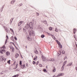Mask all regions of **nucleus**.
<instances>
[{
    "instance_id": "10",
    "label": "nucleus",
    "mask_w": 77,
    "mask_h": 77,
    "mask_svg": "<svg viewBox=\"0 0 77 77\" xmlns=\"http://www.w3.org/2000/svg\"><path fill=\"white\" fill-rule=\"evenodd\" d=\"M52 71L54 72H56V68L54 66L53 68V69Z\"/></svg>"
},
{
    "instance_id": "6",
    "label": "nucleus",
    "mask_w": 77,
    "mask_h": 77,
    "mask_svg": "<svg viewBox=\"0 0 77 77\" xmlns=\"http://www.w3.org/2000/svg\"><path fill=\"white\" fill-rule=\"evenodd\" d=\"M73 34H75V33H76V32H77V29L75 28H74L73 30Z\"/></svg>"
},
{
    "instance_id": "40",
    "label": "nucleus",
    "mask_w": 77,
    "mask_h": 77,
    "mask_svg": "<svg viewBox=\"0 0 77 77\" xmlns=\"http://www.w3.org/2000/svg\"><path fill=\"white\" fill-rule=\"evenodd\" d=\"M10 43H11L12 44H13L14 46H15V44H14V43L12 42H10Z\"/></svg>"
},
{
    "instance_id": "12",
    "label": "nucleus",
    "mask_w": 77,
    "mask_h": 77,
    "mask_svg": "<svg viewBox=\"0 0 77 77\" xmlns=\"http://www.w3.org/2000/svg\"><path fill=\"white\" fill-rule=\"evenodd\" d=\"M42 22L44 23V24H47V22L46 20L43 21H42Z\"/></svg>"
},
{
    "instance_id": "41",
    "label": "nucleus",
    "mask_w": 77,
    "mask_h": 77,
    "mask_svg": "<svg viewBox=\"0 0 77 77\" xmlns=\"http://www.w3.org/2000/svg\"><path fill=\"white\" fill-rule=\"evenodd\" d=\"M0 53H1V54H3V51H2L1 50L0 51Z\"/></svg>"
},
{
    "instance_id": "26",
    "label": "nucleus",
    "mask_w": 77,
    "mask_h": 77,
    "mask_svg": "<svg viewBox=\"0 0 77 77\" xmlns=\"http://www.w3.org/2000/svg\"><path fill=\"white\" fill-rule=\"evenodd\" d=\"M14 39L16 41H17V37L16 36L14 37Z\"/></svg>"
},
{
    "instance_id": "24",
    "label": "nucleus",
    "mask_w": 77,
    "mask_h": 77,
    "mask_svg": "<svg viewBox=\"0 0 77 77\" xmlns=\"http://www.w3.org/2000/svg\"><path fill=\"white\" fill-rule=\"evenodd\" d=\"M48 61H49V60H48V59L47 58H46L45 60V62H48Z\"/></svg>"
},
{
    "instance_id": "30",
    "label": "nucleus",
    "mask_w": 77,
    "mask_h": 77,
    "mask_svg": "<svg viewBox=\"0 0 77 77\" xmlns=\"http://www.w3.org/2000/svg\"><path fill=\"white\" fill-rule=\"evenodd\" d=\"M5 60H6V59H5V58H2V61H3V60H5Z\"/></svg>"
},
{
    "instance_id": "36",
    "label": "nucleus",
    "mask_w": 77,
    "mask_h": 77,
    "mask_svg": "<svg viewBox=\"0 0 77 77\" xmlns=\"http://www.w3.org/2000/svg\"><path fill=\"white\" fill-rule=\"evenodd\" d=\"M62 75H63V73H60V76H62Z\"/></svg>"
},
{
    "instance_id": "50",
    "label": "nucleus",
    "mask_w": 77,
    "mask_h": 77,
    "mask_svg": "<svg viewBox=\"0 0 77 77\" xmlns=\"http://www.w3.org/2000/svg\"><path fill=\"white\" fill-rule=\"evenodd\" d=\"M22 5H23V4H19V6H22Z\"/></svg>"
},
{
    "instance_id": "52",
    "label": "nucleus",
    "mask_w": 77,
    "mask_h": 77,
    "mask_svg": "<svg viewBox=\"0 0 77 77\" xmlns=\"http://www.w3.org/2000/svg\"><path fill=\"white\" fill-rule=\"evenodd\" d=\"M14 46L15 47V48H16V49H17V50H18V48H17V46L15 45V46Z\"/></svg>"
},
{
    "instance_id": "20",
    "label": "nucleus",
    "mask_w": 77,
    "mask_h": 77,
    "mask_svg": "<svg viewBox=\"0 0 77 77\" xmlns=\"http://www.w3.org/2000/svg\"><path fill=\"white\" fill-rule=\"evenodd\" d=\"M19 64L20 65H22V61L21 60H20L19 62Z\"/></svg>"
},
{
    "instance_id": "43",
    "label": "nucleus",
    "mask_w": 77,
    "mask_h": 77,
    "mask_svg": "<svg viewBox=\"0 0 77 77\" xmlns=\"http://www.w3.org/2000/svg\"><path fill=\"white\" fill-rule=\"evenodd\" d=\"M16 75V77H18V76H19V74H17V75Z\"/></svg>"
},
{
    "instance_id": "23",
    "label": "nucleus",
    "mask_w": 77,
    "mask_h": 77,
    "mask_svg": "<svg viewBox=\"0 0 77 77\" xmlns=\"http://www.w3.org/2000/svg\"><path fill=\"white\" fill-rule=\"evenodd\" d=\"M7 63H9V64H11V60H9L8 61H7Z\"/></svg>"
},
{
    "instance_id": "19",
    "label": "nucleus",
    "mask_w": 77,
    "mask_h": 77,
    "mask_svg": "<svg viewBox=\"0 0 77 77\" xmlns=\"http://www.w3.org/2000/svg\"><path fill=\"white\" fill-rule=\"evenodd\" d=\"M12 52H14V47H12Z\"/></svg>"
},
{
    "instance_id": "34",
    "label": "nucleus",
    "mask_w": 77,
    "mask_h": 77,
    "mask_svg": "<svg viewBox=\"0 0 77 77\" xmlns=\"http://www.w3.org/2000/svg\"><path fill=\"white\" fill-rule=\"evenodd\" d=\"M65 51H62V54H65Z\"/></svg>"
},
{
    "instance_id": "11",
    "label": "nucleus",
    "mask_w": 77,
    "mask_h": 77,
    "mask_svg": "<svg viewBox=\"0 0 77 77\" xmlns=\"http://www.w3.org/2000/svg\"><path fill=\"white\" fill-rule=\"evenodd\" d=\"M34 53H35V54H38V51H37V50H34Z\"/></svg>"
},
{
    "instance_id": "27",
    "label": "nucleus",
    "mask_w": 77,
    "mask_h": 77,
    "mask_svg": "<svg viewBox=\"0 0 77 77\" xmlns=\"http://www.w3.org/2000/svg\"><path fill=\"white\" fill-rule=\"evenodd\" d=\"M55 30V32H58V30H57V28H56Z\"/></svg>"
},
{
    "instance_id": "42",
    "label": "nucleus",
    "mask_w": 77,
    "mask_h": 77,
    "mask_svg": "<svg viewBox=\"0 0 77 77\" xmlns=\"http://www.w3.org/2000/svg\"><path fill=\"white\" fill-rule=\"evenodd\" d=\"M12 21H13V20H10V23H11H11H12Z\"/></svg>"
},
{
    "instance_id": "14",
    "label": "nucleus",
    "mask_w": 77,
    "mask_h": 77,
    "mask_svg": "<svg viewBox=\"0 0 77 77\" xmlns=\"http://www.w3.org/2000/svg\"><path fill=\"white\" fill-rule=\"evenodd\" d=\"M6 55H7V56H9V55L10 54V53H9V51H7L6 52Z\"/></svg>"
},
{
    "instance_id": "61",
    "label": "nucleus",
    "mask_w": 77,
    "mask_h": 77,
    "mask_svg": "<svg viewBox=\"0 0 77 77\" xmlns=\"http://www.w3.org/2000/svg\"><path fill=\"white\" fill-rule=\"evenodd\" d=\"M12 77H16V75H14Z\"/></svg>"
},
{
    "instance_id": "9",
    "label": "nucleus",
    "mask_w": 77,
    "mask_h": 77,
    "mask_svg": "<svg viewBox=\"0 0 77 77\" xmlns=\"http://www.w3.org/2000/svg\"><path fill=\"white\" fill-rule=\"evenodd\" d=\"M19 56V54L18 53L16 54L15 55V58H17Z\"/></svg>"
},
{
    "instance_id": "49",
    "label": "nucleus",
    "mask_w": 77,
    "mask_h": 77,
    "mask_svg": "<svg viewBox=\"0 0 77 77\" xmlns=\"http://www.w3.org/2000/svg\"><path fill=\"white\" fill-rule=\"evenodd\" d=\"M53 38L54 39H56V38L54 37V36L53 37Z\"/></svg>"
},
{
    "instance_id": "60",
    "label": "nucleus",
    "mask_w": 77,
    "mask_h": 77,
    "mask_svg": "<svg viewBox=\"0 0 77 77\" xmlns=\"http://www.w3.org/2000/svg\"><path fill=\"white\" fill-rule=\"evenodd\" d=\"M51 36H52V37H53L54 36V35H53L52 34H51Z\"/></svg>"
},
{
    "instance_id": "4",
    "label": "nucleus",
    "mask_w": 77,
    "mask_h": 77,
    "mask_svg": "<svg viewBox=\"0 0 77 77\" xmlns=\"http://www.w3.org/2000/svg\"><path fill=\"white\" fill-rule=\"evenodd\" d=\"M30 27L29 26V24L27 23L26 25L25 26L24 28H26V29H29Z\"/></svg>"
},
{
    "instance_id": "5",
    "label": "nucleus",
    "mask_w": 77,
    "mask_h": 77,
    "mask_svg": "<svg viewBox=\"0 0 77 77\" xmlns=\"http://www.w3.org/2000/svg\"><path fill=\"white\" fill-rule=\"evenodd\" d=\"M5 30L7 33H8L9 32V28L7 27H6L5 29Z\"/></svg>"
},
{
    "instance_id": "54",
    "label": "nucleus",
    "mask_w": 77,
    "mask_h": 77,
    "mask_svg": "<svg viewBox=\"0 0 77 77\" xmlns=\"http://www.w3.org/2000/svg\"><path fill=\"white\" fill-rule=\"evenodd\" d=\"M67 66H71L70 65V64H69L67 65Z\"/></svg>"
},
{
    "instance_id": "58",
    "label": "nucleus",
    "mask_w": 77,
    "mask_h": 77,
    "mask_svg": "<svg viewBox=\"0 0 77 77\" xmlns=\"http://www.w3.org/2000/svg\"><path fill=\"white\" fill-rule=\"evenodd\" d=\"M50 61H53V59H51L50 60Z\"/></svg>"
},
{
    "instance_id": "39",
    "label": "nucleus",
    "mask_w": 77,
    "mask_h": 77,
    "mask_svg": "<svg viewBox=\"0 0 77 77\" xmlns=\"http://www.w3.org/2000/svg\"><path fill=\"white\" fill-rule=\"evenodd\" d=\"M39 66L40 67H42V64H39Z\"/></svg>"
},
{
    "instance_id": "7",
    "label": "nucleus",
    "mask_w": 77,
    "mask_h": 77,
    "mask_svg": "<svg viewBox=\"0 0 77 77\" xmlns=\"http://www.w3.org/2000/svg\"><path fill=\"white\" fill-rule=\"evenodd\" d=\"M58 45L59 46V47L60 48H62V45H61L60 42H59V43H58Z\"/></svg>"
},
{
    "instance_id": "62",
    "label": "nucleus",
    "mask_w": 77,
    "mask_h": 77,
    "mask_svg": "<svg viewBox=\"0 0 77 77\" xmlns=\"http://www.w3.org/2000/svg\"><path fill=\"white\" fill-rule=\"evenodd\" d=\"M35 58L37 59V58H38V57H37V56H35Z\"/></svg>"
},
{
    "instance_id": "31",
    "label": "nucleus",
    "mask_w": 77,
    "mask_h": 77,
    "mask_svg": "<svg viewBox=\"0 0 77 77\" xmlns=\"http://www.w3.org/2000/svg\"><path fill=\"white\" fill-rule=\"evenodd\" d=\"M32 63L34 65L35 64H36V62H35V61H33Z\"/></svg>"
},
{
    "instance_id": "46",
    "label": "nucleus",
    "mask_w": 77,
    "mask_h": 77,
    "mask_svg": "<svg viewBox=\"0 0 77 77\" xmlns=\"http://www.w3.org/2000/svg\"><path fill=\"white\" fill-rule=\"evenodd\" d=\"M69 64L70 66H71V65H72V62L71 63H70Z\"/></svg>"
},
{
    "instance_id": "29",
    "label": "nucleus",
    "mask_w": 77,
    "mask_h": 77,
    "mask_svg": "<svg viewBox=\"0 0 77 77\" xmlns=\"http://www.w3.org/2000/svg\"><path fill=\"white\" fill-rule=\"evenodd\" d=\"M60 73H59L57 75L56 77H60Z\"/></svg>"
},
{
    "instance_id": "25",
    "label": "nucleus",
    "mask_w": 77,
    "mask_h": 77,
    "mask_svg": "<svg viewBox=\"0 0 77 77\" xmlns=\"http://www.w3.org/2000/svg\"><path fill=\"white\" fill-rule=\"evenodd\" d=\"M7 42H8V38H6V40H5V44H6Z\"/></svg>"
},
{
    "instance_id": "8",
    "label": "nucleus",
    "mask_w": 77,
    "mask_h": 77,
    "mask_svg": "<svg viewBox=\"0 0 77 77\" xmlns=\"http://www.w3.org/2000/svg\"><path fill=\"white\" fill-rule=\"evenodd\" d=\"M20 66V67H21V68H22V69H24V67L25 68H26V67L25 66V64H24L23 65H21Z\"/></svg>"
},
{
    "instance_id": "33",
    "label": "nucleus",
    "mask_w": 77,
    "mask_h": 77,
    "mask_svg": "<svg viewBox=\"0 0 77 77\" xmlns=\"http://www.w3.org/2000/svg\"><path fill=\"white\" fill-rule=\"evenodd\" d=\"M47 33L48 35H49V36H51V34H50V33H49L48 32H47Z\"/></svg>"
},
{
    "instance_id": "48",
    "label": "nucleus",
    "mask_w": 77,
    "mask_h": 77,
    "mask_svg": "<svg viewBox=\"0 0 77 77\" xmlns=\"http://www.w3.org/2000/svg\"><path fill=\"white\" fill-rule=\"evenodd\" d=\"M74 37L75 38V39H76V38H75V35H73Z\"/></svg>"
},
{
    "instance_id": "32",
    "label": "nucleus",
    "mask_w": 77,
    "mask_h": 77,
    "mask_svg": "<svg viewBox=\"0 0 77 77\" xmlns=\"http://www.w3.org/2000/svg\"><path fill=\"white\" fill-rule=\"evenodd\" d=\"M2 52H5V49H2L1 50Z\"/></svg>"
},
{
    "instance_id": "13",
    "label": "nucleus",
    "mask_w": 77,
    "mask_h": 77,
    "mask_svg": "<svg viewBox=\"0 0 77 77\" xmlns=\"http://www.w3.org/2000/svg\"><path fill=\"white\" fill-rule=\"evenodd\" d=\"M11 40H12V41H14V36H12L11 37Z\"/></svg>"
},
{
    "instance_id": "51",
    "label": "nucleus",
    "mask_w": 77,
    "mask_h": 77,
    "mask_svg": "<svg viewBox=\"0 0 77 77\" xmlns=\"http://www.w3.org/2000/svg\"><path fill=\"white\" fill-rule=\"evenodd\" d=\"M6 37L7 39H9V37H8V35H6Z\"/></svg>"
},
{
    "instance_id": "22",
    "label": "nucleus",
    "mask_w": 77,
    "mask_h": 77,
    "mask_svg": "<svg viewBox=\"0 0 77 77\" xmlns=\"http://www.w3.org/2000/svg\"><path fill=\"white\" fill-rule=\"evenodd\" d=\"M22 23L21 22H20L19 23H18V26H20L21 24Z\"/></svg>"
},
{
    "instance_id": "53",
    "label": "nucleus",
    "mask_w": 77,
    "mask_h": 77,
    "mask_svg": "<svg viewBox=\"0 0 77 77\" xmlns=\"http://www.w3.org/2000/svg\"><path fill=\"white\" fill-rule=\"evenodd\" d=\"M18 67V64H17L16 65V67L17 68Z\"/></svg>"
},
{
    "instance_id": "2",
    "label": "nucleus",
    "mask_w": 77,
    "mask_h": 77,
    "mask_svg": "<svg viewBox=\"0 0 77 77\" xmlns=\"http://www.w3.org/2000/svg\"><path fill=\"white\" fill-rule=\"evenodd\" d=\"M29 24V28H30V29H33V23H30Z\"/></svg>"
},
{
    "instance_id": "17",
    "label": "nucleus",
    "mask_w": 77,
    "mask_h": 77,
    "mask_svg": "<svg viewBox=\"0 0 77 77\" xmlns=\"http://www.w3.org/2000/svg\"><path fill=\"white\" fill-rule=\"evenodd\" d=\"M2 48L3 49H5V48H6V46H5V45H4Z\"/></svg>"
},
{
    "instance_id": "15",
    "label": "nucleus",
    "mask_w": 77,
    "mask_h": 77,
    "mask_svg": "<svg viewBox=\"0 0 77 77\" xmlns=\"http://www.w3.org/2000/svg\"><path fill=\"white\" fill-rule=\"evenodd\" d=\"M41 37H42V38H44L45 37V35L44 34L42 35H41Z\"/></svg>"
},
{
    "instance_id": "55",
    "label": "nucleus",
    "mask_w": 77,
    "mask_h": 77,
    "mask_svg": "<svg viewBox=\"0 0 77 77\" xmlns=\"http://www.w3.org/2000/svg\"><path fill=\"white\" fill-rule=\"evenodd\" d=\"M14 1H12L11 2V3H14Z\"/></svg>"
},
{
    "instance_id": "38",
    "label": "nucleus",
    "mask_w": 77,
    "mask_h": 77,
    "mask_svg": "<svg viewBox=\"0 0 77 77\" xmlns=\"http://www.w3.org/2000/svg\"><path fill=\"white\" fill-rule=\"evenodd\" d=\"M32 38H29V39H28V40L29 41H32Z\"/></svg>"
},
{
    "instance_id": "1",
    "label": "nucleus",
    "mask_w": 77,
    "mask_h": 77,
    "mask_svg": "<svg viewBox=\"0 0 77 77\" xmlns=\"http://www.w3.org/2000/svg\"><path fill=\"white\" fill-rule=\"evenodd\" d=\"M29 35L30 36H35V33H34V31L33 30L30 31L29 32Z\"/></svg>"
},
{
    "instance_id": "28",
    "label": "nucleus",
    "mask_w": 77,
    "mask_h": 77,
    "mask_svg": "<svg viewBox=\"0 0 77 77\" xmlns=\"http://www.w3.org/2000/svg\"><path fill=\"white\" fill-rule=\"evenodd\" d=\"M63 69H64V67L62 66L61 68L62 71H63Z\"/></svg>"
},
{
    "instance_id": "16",
    "label": "nucleus",
    "mask_w": 77,
    "mask_h": 77,
    "mask_svg": "<svg viewBox=\"0 0 77 77\" xmlns=\"http://www.w3.org/2000/svg\"><path fill=\"white\" fill-rule=\"evenodd\" d=\"M11 31V32H12V33H14V30H13V29H12V28H10V31Z\"/></svg>"
},
{
    "instance_id": "3",
    "label": "nucleus",
    "mask_w": 77,
    "mask_h": 77,
    "mask_svg": "<svg viewBox=\"0 0 77 77\" xmlns=\"http://www.w3.org/2000/svg\"><path fill=\"white\" fill-rule=\"evenodd\" d=\"M42 58L43 62H45V59H46V57H45L42 55Z\"/></svg>"
},
{
    "instance_id": "57",
    "label": "nucleus",
    "mask_w": 77,
    "mask_h": 77,
    "mask_svg": "<svg viewBox=\"0 0 77 77\" xmlns=\"http://www.w3.org/2000/svg\"><path fill=\"white\" fill-rule=\"evenodd\" d=\"M34 60H36V58L35 57L34 58Z\"/></svg>"
},
{
    "instance_id": "18",
    "label": "nucleus",
    "mask_w": 77,
    "mask_h": 77,
    "mask_svg": "<svg viewBox=\"0 0 77 77\" xmlns=\"http://www.w3.org/2000/svg\"><path fill=\"white\" fill-rule=\"evenodd\" d=\"M49 29L51 31V30H52V29H53V28L51 27H50L49 28Z\"/></svg>"
},
{
    "instance_id": "63",
    "label": "nucleus",
    "mask_w": 77,
    "mask_h": 77,
    "mask_svg": "<svg viewBox=\"0 0 77 77\" xmlns=\"http://www.w3.org/2000/svg\"><path fill=\"white\" fill-rule=\"evenodd\" d=\"M55 60L54 59H52V62L54 61Z\"/></svg>"
},
{
    "instance_id": "45",
    "label": "nucleus",
    "mask_w": 77,
    "mask_h": 77,
    "mask_svg": "<svg viewBox=\"0 0 77 77\" xmlns=\"http://www.w3.org/2000/svg\"><path fill=\"white\" fill-rule=\"evenodd\" d=\"M27 38L28 40L30 38V37H29V36H28L27 37Z\"/></svg>"
},
{
    "instance_id": "56",
    "label": "nucleus",
    "mask_w": 77,
    "mask_h": 77,
    "mask_svg": "<svg viewBox=\"0 0 77 77\" xmlns=\"http://www.w3.org/2000/svg\"><path fill=\"white\" fill-rule=\"evenodd\" d=\"M37 14V15H39V13H37V14Z\"/></svg>"
},
{
    "instance_id": "44",
    "label": "nucleus",
    "mask_w": 77,
    "mask_h": 77,
    "mask_svg": "<svg viewBox=\"0 0 77 77\" xmlns=\"http://www.w3.org/2000/svg\"><path fill=\"white\" fill-rule=\"evenodd\" d=\"M56 41L57 42V43L58 44H59V42H59V41L58 40H56Z\"/></svg>"
},
{
    "instance_id": "21",
    "label": "nucleus",
    "mask_w": 77,
    "mask_h": 77,
    "mask_svg": "<svg viewBox=\"0 0 77 77\" xmlns=\"http://www.w3.org/2000/svg\"><path fill=\"white\" fill-rule=\"evenodd\" d=\"M43 71H44V72H47V70H46V69H43Z\"/></svg>"
},
{
    "instance_id": "59",
    "label": "nucleus",
    "mask_w": 77,
    "mask_h": 77,
    "mask_svg": "<svg viewBox=\"0 0 77 77\" xmlns=\"http://www.w3.org/2000/svg\"><path fill=\"white\" fill-rule=\"evenodd\" d=\"M0 74H1V75H2V74H3V73L1 72L0 73Z\"/></svg>"
},
{
    "instance_id": "64",
    "label": "nucleus",
    "mask_w": 77,
    "mask_h": 77,
    "mask_svg": "<svg viewBox=\"0 0 77 77\" xmlns=\"http://www.w3.org/2000/svg\"><path fill=\"white\" fill-rule=\"evenodd\" d=\"M75 69L76 71H77V66L75 67Z\"/></svg>"
},
{
    "instance_id": "35",
    "label": "nucleus",
    "mask_w": 77,
    "mask_h": 77,
    "mask_svg": "<svg viewBox=\"0 0 77 77\" xmlns=\"http://www.w3.org/2000/svg\"><path fill=\"white\" fill-rule=\"evenodd\" d=\"M65 65H66V63H63V66H65Z\"/></svg>"
},
{
    "instance_id": "37",
    "label": "nucleus",
    "mask_w": 77,
    "mask_h": 77,
    "mask_svg": "<svg viewBox=\"0 0 77 77\" xmlns=\"http://www.w3.org/2000/svg\"><path fill=\"white\" fill-rule=\"evenodd\" d=\"M39 61H38L37 62L36 65H38V63H39Z\"/></svg>"
},
{
    "instance_id": "47",
    "label": "nucleus",
    "mask_w": 77,
    "mask_h": 77,
    "mask_svg": "<svg viewBox=\"0 0 77 77\" xmlns=\"http://www.w3.org/2000/svg\"><path fill=\"white\" fill-rule=\"evenodd\" d=\"M23 30L24 32H26V30L24 29V28H23Z\"/></svg>"
}]
</instances>
